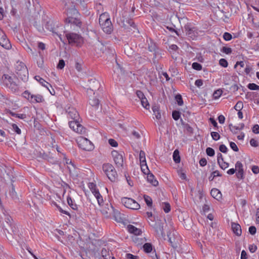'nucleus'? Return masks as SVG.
Instances as JSON below:
<instances>
[{"label": "nucleus", "mask_w": 259, "mask_h": 259, "mask_svg": "<svg viewBox=\"0 0 259 259\" xmlns=\"http://www.w3.org/2000/svg\"><path fill=\"white\" fill-rule=\"evenodd\" d=\"M65 12L67 17L65 19V22L73 24L79 28L81 27L82 23L80 19V14L72 4L70 7L65 4Z\"/></svg>", "instance_id": "nucleus-1"}, {"label": "nucleus", "mask_w": 259, "mask_h": 259, "mask_svg": "<svg viewBox=\"0 0 259 259\" xmlns=\"http://www.w3.org/2000/svg\"><path fill=\"white\" fill-rule=\"evenodd\" d=\"M3 213L5 215V223L3 224V228L5 231L10 234H16L18 232V228L13 223V220L9 215L7 211L4 210Z\"/></svg>", "instance_id": "nucleus-2"}, {"label": "nucleus", "mask_w": 259, "mask_h": 259, "mask_svg": "<svg viewBox=\"0 0 259 259\" xmlns=\"http://www.w3.org/2000/svg\"><path fill=\"white\" fill-rule=\"evenodd\" d=\"M15 73L17 77L23 81H26L28 78V71L25 64L18 61L15 64Z\"/></svg>", "instance_id": "nucleus-3"}, {"label": "nucleus", "mask_w": 259, "mask_h": 259, "mask_svg": "<svg viewBox=\"0 0 259 259\" xmlns=\"http://www.w3.org/2000/svg\"><path fill=\"white\" fill-rule=\"evenodd\" d=\"M5 85L12 92L16 93L19 90V86L18 83L14 80L12 76L8 74H4L2 76Z\"/></svg>", "instance_id": "nucleus-4"}, {"label": "nucleus", "mask_w": 259, "mask_h": 259, "mask_svg": "<svg viewBox=\"0 0 259 259\" xmlns=\"http://www.w3.org/2000/svg\"><path fill=\"white\" fill-rule=\"evenodd\" d=\"M102 168L111 181L115 182L117 180V174L115 168L111 164L105 163L103 165Z\"/></svg>", "instance_id": "nucleus-5"}, {"label": "nucleus", "mask_w": 259, "mask_h": 259, "mask_svg": "<svg viewBox=\"0 0 259 259\" xmlns=\"http://www.w3.org/2000/svg\"><path fill=\"white\" fill-rule=\"evenodd\" d=\"M65 36L69 44L80 46L83 42V39L80 35L75 33H67Z\"/></svg>", "instance_id": "nucleus-6"}, {"label": "nucleus", "mask_w": 259, "mask_h": 259, "mask_svg": "<svg viewBox=\"0 0 259 259\" xmlns=\"http://www.w3.org/2000/svg\"><path fill=\"white\" fill-rule=\"evenodd\" d=\"M111 154L116 166L119 168H123L124 152L113 150Z\"/></svg>", "instance_id": "nucleus-7"}, {"label": "nucleus", "mask_w": 259, "mask_h": 259, "mask_svg": "<svg viewBox=\"0 0 259 259\" xmlns=\"http://www.w3.org/2000/svg\"><path fill=\"white\" fill-rule=\"evenodd\" d=\"M106 205L107 206V208H102L101 209L102 213L104 215L108 217V214H110L111 211H113L115 220L118 222H121L122 219L120 217V213L118 210L114 211L113 206L111 204L108 205L107 204Z\"/></svg>", "instance_id": "nucleus-8"}, {"label": "nucleus", "mask_w": 259, "mask_h": 259, "mask_svg": "<svg viewBox=\"0 0 259 259\" xmlns=\"http://www.w3.org/2000/svg\"><path fill=\"white\" fill-rule=\"evenodd\" d=\"M78 146L85 151H91L94 149V145L92 142L87 138L80 137L77 140Z\"/></svg>", "instance_id": "nucleus-9"}, {"label": "nucleus", "mask_w": 259, "mask_h": 259, "mask_svg": "<svg viewBox=\"0 0 259 259\" xmlns=\"http://www.w3.org/2000/svg\"><path fill=\"white\" fill-rule=\"evenodd\" d=\"M121 202L126 207L130 209H138L140 207V204L131 198H122L121 199Z\"/></svg>", "instance_id": "nucleus-10"}, {"label": "nucleus", "mask_w": 259, "mask_h": 259, "mask_svg": "<svg viewBox=\"0 0 259 259\" xmlns=\"http://www.w3.org/2000/svg\"><path fill=\"white\" fill-rule=\"evenodd\" d=\"M156 235L158 237H164L165 235L163 231V223L158 221L156 222L154 227Z\"/></svg>", "instance_id": "nucleus-11"}, {"label": "nucleus", "mask_w": 259, "mask_h": 259, "mask_svg": "<svg viewBox=\"0 0 259 259\" xmlns=\"http://www.w3.org/2000/svg\"><path fill=\"white\" fill-rule=\"evenodd\" d=\"M68 116L73 120H79V115L77 111L73 107H69L66 111Z\"/></svg>", "instance_id": "nucleus-12"}, {"label": "nucleus", "mask_w": 259, "mask_h": 259, "mask_svg": "<svg viewBox=\"0 0 259 259\" xmlns=\"http://www.w3.org/2000/svg\"><path fill=\"white\" fill-rule=\"evenodd\" d=\"M102 30L107 34H111L113 31V27L111 21H107L106 22L100 25Z\"/></svg>", "instance_id": "nucleus-13"}, {"label": "nucleus", "mask_w": 259, "mask_h": 259, "mask_svg": "<svg viewBox=\"0 0 259 259\" xmlns=\"http://www.w3.org/2000/svg\"><path fill=\"white\" fill-rule=\"evenodd\" d=\"M187 34L193 39H195L198 35L197 29L195 27L190 28L188 26L185 27Z\"/></svg>", "instance_id": "nucleus-14"}, {"label": "nucleus", "mask_w": 259, "mask_h": 259, "mask_svg": "<svg viewBox=\"0 0 259 259\" xmlns=\"http://www.w3.org/2000/svg\"><path fill=\"white\" fill-rule=\"evenodd\" d=\"M231 227L232 231L234 234H235L238 236H240L241 235V228L239 224L232 223Z\"/></svg>", "instance_id": "nucleus-15"}, {"label": "nucleus", "mask_w": 259, "mask_h": 259, "mask_svg": "<svg viewBox=\"0 0 259 259\" xmlns=\"http://www.w3.org/2000/svg\"><path fill=\"white\" fill-rule=\"evenodd\" d=\"M0 45L4 48L9 50L11 48V45L7 36L5 37L1 38L0 39Z\"/></svg>", "instance_id": "nucleus-16"}, {"label": "nucleus", "mask_w": 259, "mask_h": 259, "mask_svg": "<svg viewBox=\"0 0 259 259\" xmlns=\"http://www.w3.org/2000/svg\"><path fill=\"white\" fill-rule=\"evenodd\" d=\"M127 228L128 232L134 234L136 235H139L142 234V231L133 225H128Z\"/></svg>", "instance_id": "nucleus-17"}, {"label": "nucleus", "mask_w": 259, "mask_h": 259, "mask_svg": "<svg viewBox=\"0 0 259 259\" xmlns=\"http://www.w3.org/2000/svg\"><path fill=\"white\" fill-rule=\"evenodd\" d=\"M110 19L107 13H103L100 15L99 19V22L100 25H101L107 21H110Z\"/></svg>", "instance_id": "nucleus-18"}, {"label": "nucleus", "mask_w": 259, "mask_h": 259, "mask_svg": "<svg viewBox=\"0 0 259 259\" xmlns=\"http://www.w3.org/2000/svg\"><path fill=\"white\" fill-rule=\"evenodd\" d=\"M210 194L212 197L217 200H219L222 198V194L221 192L216 188H213L211 189Z\"/></svg>", "instance_id": "nucleus-19"}, {"label": "nucleus", "mask_w": 259, "mask_h": 259, "mask_svg": "<svg viewBox=\"0 0 259 259\" xmlns=\"http://www.w3.org/2000/svg\"><path fill=\"white\" fill-rule=\"evenodd\" d=\"M147 175V181L150 182L153 186H156L158 184V182L154 179V176L148 172Z\"/></svg>", "instance_id": "nucleus-20"}, {"label": "nucleus", "mask_w": 259, "mask_h": 259, "mask_svg": "<svg viewBox=\"0 0 259 259\" xmlns=\"http://www.w3.org/2000/svg\"><path fill=\"white\" fill-rule=\"evenodd\" d=\"M44 100L43 97L40 95L31 96L30 102L32 103H40Z\"/></svg>", "instance_id": "nucleus-21"}, {"label": "nucleus", "mask_w": 259, "mask_h": 259, "mask_svg": "<svg viewBox=\"0 0 259 259\" xmlns=\"http://www.w3.org/2000/svg\"><path fill=\"white\" fill-rule=\"evenodd\" d=\"M90 83L91 84L90 86V89L92 91L96 90L97 89H98L100 87V83L99 82L94 79H91L90 80Z\"/></svg>", "instance_id": "nucleus-22"}, {"label": "nucleus", "mask_w": 259, "mask_h": 259, "mask_svg": "<svg viewBox=\"0 0 259 259\" xmlns=\"http://www.w3.org/2000/svg\"><path fill=\"white\" fill-rule=\"evenodd\" d=\"M67 201L68 205L70 206V207L73 210H78V206L74 202V201L72 199L71 197L69 196L67 197Z\"/></svg>", "instance_id": "nucleus-23"}, {"label": "nucleus", "mask_w": 259, "mask_h": 259, "mask_svg": "<svg viewBox=\"0 0 259 259\" xmlns=\"http://www.w3.org/2000/svg\"><path fill=\"white\" fill-rule=\"evenodd\" d=\"M152 110L155 117L157 119H160L161 118V113L159 112V107L157 105H154L152 107Z\"/></svg>", "instance_id": "nucleus-24"}, {"label": "nucleus", "mask_w": 259, "mask_h": 259, "mask_svg": "<svg viewBox=\"0 0 259 259\" xmlns=\"http://www.w3.org/2000/svg\"><path fill=\"white\" fill-rule=\"evenodd\" d=\"M35 79L37 80L42 86L47 88L48 89H49L48 85L51 86V85L47 82L45 80H44L43 78L40 77L38 75H36L35 76Z\"/></svg>", "instance_id": "nucleus-25"}, {"label": "nucleus", "mask_w": 259, "mask_h": 259, "mask_svg": "<svg viewBox=\"0 0 259 259\" xmlns=\"http://www.w3.org/2000/svg\"><path fill=\"white\" fill-rule=\"evenodd\" d=\"M44 158L45 159L47 160L50 163L53 164H59V161H58L56 159L54 158V157L46 155L44 157Z\"/></svg>", "instance_id": "nucleus-26"}, {"label": "nucleus", "mask_w": 259, "mask_h": 259, "mask_svg": "<svg viewBox=\"0 0 259 259\" xmlns=\"http://www.w3.org/2000/svg\"><path fill=\"white\" fill-rule=\"evenodd\" d=\"M173 159L176 163L180 162L181 158L179 155V151L178 149L175 150L173 153Z\"/></svg>", "instance_id": "nucleus-27"}, {"label": "nucleus", "mask_w": 259, "mask_h": 259, "mask_svg": "<svg viewBox=\"0 0 259 259\" xmlns=\"http://www.w3.org/2000/svg\"><path fill=\"white\" fill-rule=\"evenodd\" d=\"M144 251L146 253L151 252L153 249L152 245L150 243H146L143 246Z\"/></svg>", "instance_id": "nucleus-28"}, {"label": "nucleus", "mask_w": 259, "mask_h": 259, "mask_svg": "<svg viewBox=\"0 0 259 259\" xmlns=\"http://www.w3.org/2000/svg\"><path fill=\"white\" fill-rule=\"evenodd\" d=\"M75 132L79 134H83L86 132V129L78 122V125H77Z\"/></svg>", "instance_id": "nucleus-29"}, {"label": "nucleus", "mask_w": 259, "mask_h": 259, "mask_svg": "<svg viewBox=\"0 0 259 259\" xmlns=\"http://www.w3.org/2000/svg\"><path fill=\"white\" fill-rule=\"evenodd\" d=\"M90 104L93 107L97 108L99 105V100L98 99L94 97L93 99H90Z\"/></svg>", "instance_id": "nucleus-30"}, {"label": "nucleus", "mask_w": 259, "mask_h": 259, "mask_svg": "<svg viewBox=\"0 0 259 259\" xmlns=\"http://www.w3.org/2000/svg\"><path fill=\"white\" fill-rule=\"evenodd\" d=\"M79 120H73L69 122V127L74 131H75L76 126L78 125Z\"/></svg>", "instance_id": "nucleus-31"}, {"label": "nucleus", "mask_w": 259, "mask_h": 259, "mask_svg": "<svg viewBox=\"0 0 259 259\" xmlns=\"http://www.w3.org/2000/svg\"><path fill=\"white\" fill-rule=\"evenodd\" d=\"M222 176V175L218 170H215L211 173V176L209 177L208 179L210 181H212L216 177H221Z\"/></svg>", "instance_id": "nucleus-32"}, {"label": "nucleus", "mask_w": 259, "mask_h": 259, "mask_svg": "<svg viewBox=\"0 0 259 259\" xmlns=\"http://www.w3.org/2000/svg\"><path fill=\"white\" fill-rule=\"evenodd\" d=\"M144 198L147 206L151 207L152 206V200L151 198L148 195H144Z\"/></svg>", "instance_id": "nucleus-33"}, {"label": "nucleus", "mask_w": 259, "mask_h": 259, "mask_svg": "<svg viewBox=\"0 0 259 259\" xmlns=\"http://www.w3.org/2000/svg\"><path fill=\"white\" fill-rule=\"evenodd\" d=\"M140 100L141 104L142 105L143 107L146 109H148L149 108L150 105L146 98L145 97L141 99Z\"/></svg>", "instance_id": "nucleus-34"}, {"label": "nucleus", "mask_w": 259, "mask_h": 259, "mask_svg": "<svg viewBox=\"0 0 259 259\" xmlns=\"http://www.w3.org/2000/svg\"><path fill=\"white\" fill-rule=\"evenodd\" d=\"M139 157H140V163L145 164V163H146L145 153L143 151H142V150L140 151Z\"/></svg>", "instance_id": "nucleus-35"}, {"label": "nucleus", "mask_w": 259, "mask_h": 259, "mask_svg": "<svg viewBox=\"0 0 259 259\" xmlns=\"http://www.w3.org/2000/svg\"><path fill=\"white\" fill-rule=\"evenodd\" d=\"M10 195L13 199H17L18 198L17 193L15 191L14 185L12 184V189L10 191Z\"/></svg>", "instance_id": "nucleus-36"}, {"label": "nucleus", "mask_w": 259, "mask_h": 259, "mask_svg": "<svg viewBox=\"0 0 259 259\" xmlns=\"http://www.w3.org/2000/svg\"><path fill=\"white\" fill-rule=\"evenodd\" d=\"M10 114L11 116L19 118L20 119H24L26 117V115L25 114H18L12 111L10 112Z\"/></svg>", "instance_id": "nucleus-37"}, {"label": "nucleus", "mask_w": 259, "mask_h": 259, "mask_svg": "<svg viewBox=\"0 0 259 259\" xmlns=\"http://www.w3.org/2000/svg\"><path fill=\"white\" fill-rule=\"evenodd\" d=\"M140 164H141V170L144 174L146 175L147 174H148V172H150V170L148 169V167L146 163H145V164L140 163Z\"/></svg>", "instance_id": "nucleus-38"}, {"label": "nucleus", "mask_w": 259, "mask_h": 259, "mask_svg": "<svg viewBox=\"0 0 259 259\" xmlns=\"http://www.w3.org/2000/svg\"><path fill=\"white\" fill-rule=\"evenodd\" d=\"M181 113L177 110H174L172 112V117L175 120H178L180 117Z\"/></svg>", "instance_id": "nucleus-39"}, {"label": "nucleus", "mask_w": 259, "mask_h": 259, "mask_svg": "<svg viewBox=\"0 0 259 259\" xmlns=\"http://www.w3.org/2000/svg\"><path fill=\"white\" fill-rule=\"evenodd\" d=\"M236 176L238 179L243 180L244 179V170H240V171H237L236 172Z\"/></svg>", "instance_id": "nucleus-40"}, {"label": "nucleus", "mask_w": 259, "mask_h": 259, "mask_svg": "<svg viewBox=\"0 0 259 259\" xmlns=\"http://www.w3.org/2000/svg\"><path fill=\"white\" fill-rule=\"evenodd\" d=\"M175 100L177 101L178 105L182 106L183 104V100L182 96L178 94L175 96Z\"/></svg>", "instance_id": "nucleus-41"}, {"label": "nucleus", "mask_w": 259, "mask_h": 259, "mask_svg": "<svg viewBox=\"0 0 259 259\" xmlns=\"http://www.w3.org/2000/svg\"><path fill=\"white\" fill-rule=\"evenodd\" d=\"M162 208L165 213H168L170 210V204L167 202L163 203Z\"/></svg>", "instance_id": "nucleus-42"}, {"label": "nucleus", "mask_w": 259, "mask_h": 259, "mask_svg": "<svg viewBox=\"0 0 259 259\" xmlns=\"http://www.w3.org/2000/svg\"><path fill=\"white\" fill-rule=\"evenodd\" d=\"M223 91L221 89H219L214 92L213 94V98L215 99H218L222 94Z\"/></svg>", "instance_id": "nucleus-43"}, {"label": "nucleus", "mask_w": 259, "mask_h": 259, "mask_svg": "<svg viewBox=\"0 0 259 259\" xmlns=\"http://www.w3.org/2000/svg\"><path fill=\"white\" fill-rule=\"evenodd\" d=\"M247 88L250 90H259V85L254 83H249L247 85Z\"/></svg>", "instance_id": "nucleus-44"}, {"label": "nucleus", "mask_w": 259, "mask_h": 259, "mask_svg": "<svg viewBox=\"0 0 259 259\" xmlns=\"http://www.w3.org/2000/svg\"><path fill=\"white\" fill-rule=\"evenodd\" d=\"M184 127L186 129L187 132L189 133L192 134L193 133V128L188 123H182Z\"/></svg>", "instance_id": "nucleus-45"}, {"label": "nucleus", "mask_w": 259, "mask_h": 259, "mask_svg": "<svg viewBox=\"0 0 259 259\" xmlns=\"http://www.w3.org/2000/svg\"><path fill=\"white\" fill-rule=\"evenodd\" d=\"M206 153L209 156H213L214 155L215 152L213 149L210 147H208L206 149Z\"/></svg>", "instance_id": "nucleus-46"}, {"label": "nucleus", "mask_w": 259, "mask_h": 259, "mask_svg": "<svg viewBox=\"0 0 259 259\" xmlns=\"http://www.w3.org/2000/svg\"><path fill=\"white\" fill-rule=\"evenodd\" d=\"M192 67L193 69L196 70H200L202 69V65L197 62H194L192 65Z\"/></svg>", "instance_id": "nucleus-47"}, {"label": "nucleus", "mask_w": 259, "mask_h": 259, "mask_svg": "<svg viewBox=\"0 0 259 259\" xmlns=\"http://www.w3.org/2000/svg\"><path fill=\"white\" fill-rule=\"evenodd\" d=\"M243 167V166L242 163L239 161H237L236 163H235V169H236L237 171H240V170H244Z\"/></svg>", "instance_id": "nucleus-48"}, {"label": "nucleus", "mask_w": 259, "mask_h": 259, "mask_svg": "<svg viewBox=\"0 0 259 259\" xmlns=\"http://www.w3.org/2000/svg\"><path fill=\"white\" fill-rule=\"evenodd\" d=\"M221 51L226 54H231L232 52V50L231 48L223 47L221 49Z\"/></svg>", "instance_id": "nucleus-49"}, {"label": "nucleus", "mask_w": 259, "mask_h": 259, "mask_svg": "<svg viewBox=\"0 0 259 259\" xmlns=\"http://www.w3.org/2000/svg\"><path fill=\"white\" fill-rule=\"evenodd\" d=\"M243 106V104L241 101H238L235 106H234V109L237 111L241 110Z\"/></svg>", "instance_id": "nucleus-50"}, {"label": "nucleus", "mask_w": 259, "mask_h": 259, "mask_svg": "<svg viewBox=\"0 0 259 259\" xmlns=\"http://www.w3.org/2000/svg\"><path fill=\"white\" fill-rule=\"evenodd\" d=\"M212 139L214 141H218L220 138V136L218 133L212 132L210 133Z\"/></svg>", "instance_id": "nucleus-51"}, {"label": "nucleus", "mask_w": 259, "mask_h": 259, "mask_svg": "<svg viewBox=\"0 0 259 259\" xmlns=\"http://www.w3.org/2000/svg\"><path fill=\"white\" fill-rule=\"evenodd\" d=\"M148 50L150 52H154V57L156 58V47L155 44H151V45H149Z\"/></svg>", "instance_id": "nucleus-52"}, {"label": "nucleus", "mask_w": 259, "mask_h": 259, "mask_svg": "<svg viewBox=\"0 0 259 259\" xmlns=\"http://www.w3.org/2000/svg\"><path fill=\"white\" fill-rule=\"evenodd\" d=\"M220 167L223 170L226 169L229 166V163L226 162L222 161L220 164H218Z\"/></svg>", "instance_id": "nucleus-53"}, {"label": "nucleus", "mask_w": 259, "mask_h": 259, "mask_svg": "<svg viewBox=\"0 0 259 259\" xmlns=\"http://www.w3.org/2000/svg\"><path fill=\"white\" fill-rule=\"evenodd\" d=\"M223 38L225 40L229 41L232 38V36L229 32H225L223 34Z\"/></svg>", "instance_id": "nucleus-54"}, {"label": "nucleus", "mask_w": 259, "mask_h": 259, "mask_svg": "<svg viewBox=\"0 0 259 259\" xmlns=\"http://www.w3.org/2000/svg\"><path fill=\"white\" fill-rule=\"evenodd\" d=\"M65 61L63 59L59 60V63L57 65V68L58 69H62L65 66Z\"/></svg>", "instance_id": "nucleus-55"}, {"label": "nucleus", "mask_w": 259, "mask_h": 259, "mask_svg": "<svg viewBox=\"0 0 259 259\" xmlns=\"http://www.w3.org/2000/svg\"><path fill=\"white\" fill-rule=\"evenodd\" d=\"M46 27L47 29L49 30L50 31H52L54 33L57 34L58 35V34L57 33V32L55 31L54 29L52 26V24L50 22H47L46 25Z\"/></svg>", "instance_id": "nucleus-56"}, {"label": "nucleus", "mask_w": 259, "mask_h": 259, "mask_svg": "<svg viewBox=\"0 0 259 259\" xmlns=\"http://www.w3.org/2000/svg\"><path fill=\"white\" fill-rule=\"evenodd\" d=\"M219 64L224 67H227L228 65L227 61L225 59H221L219 61Z\"/></svg>", "instance_id": "nucleus-57"}, {"label": "nucleus", "mask_w": 259, "mask_h": 259, "mask_svg": "<svg viewBox=\"0 0 259 259\" xmlns=\"http://www.w3.org/2000/svg\"><path fill=\"white\" fill-rule=\"evenodd\" d=\"M12 129L14 131H15L17 134H21V130L18 127V126L15 123H13L12 124Z\"/></svg>", "instance_id": "nucleus-58"}, {"label": "nucleus", "mask_w": 259, "mask_h": 259, "mask_svg": "<svg viewBox=\"0 0 259 259\" xmlns=\"http://www.w3.org/2000/svg\"><path fill=\"white\" fill-rule=\"evenodd\" d=\"M230 146L231 149L235 152H238L239 151L237 146L234 142H231L230 143Z\"/></svg>", "instance_id": "nucleus-59"}, {"label": "nucleus", "mask_w": 259, "mask_h": 259, "mask_svg": "<svg viewBox=\"0 0 259 259\" xmlns=\"http://www.w3.org/2000/svg\"><path fill=\"white\" fill-rule=\"evenodd\" d=\"M108 143L112 147H116L118 146L117 142L113 139H110L108 140Z\"/></svg>", "instance_id": "nucleus-60"}, {"label": "nucleus", "mask_w": 259, "mask_h": 259, "mask_svg": "<svg viewBox=\"0 0 259 259\" xmlns=\"http://www.w3.org/2000/svg\"><path fill=\"white\" fill-rule=\"evenodd\" d=\"M22 95L25 98L27 99V100L30 101L31 96H32V95H31L28 91H25Z\"/></svg>", "instance_id": "nucleus-61"}, {"label": "nucleus", "mask_w": 259, "mask_h": 259, "mask_svg": "<svg viewBox=\"0 0 259 259\" xmlns=\"http://www.w3.org/2000/svg\"><path fill=\"white\" fill-rule=\"evenodd\" d=\"M219 150L221 152L226 153L228 151L227 147L224 144H222L219 147Z\"/></svg>", "instance_id": "nucleus-62"}, {"label": "nucleus", "mask_w": 259, "mask_h": 259, "mask_svg": "<svg viewBox=\"0 0 259 259\" xmlns=\"http://www.w3.org/2000/svg\"><path fill=\"white\" fill-rule=\"evenodd\" d=\"M126 259H139V256L134 255L131 253H126L125 255Z\"/></svg>", "instance_id": "nucleus-63"}, {"label": "nucleus", "mask_w": 259, "mask_h": 259, "mask_svg": "<svg viewBox=\"0 0 259 259\" xmlns=\"http://www.w3.org/2000/svg\"><path fill=\"white\" fill-rule=\"evenodd\" d=\"M252 132L254 134H259V125L258 124H255L252 127Z\"/></svg>", "instance_id": "nucleus-64"}]
</instances>
